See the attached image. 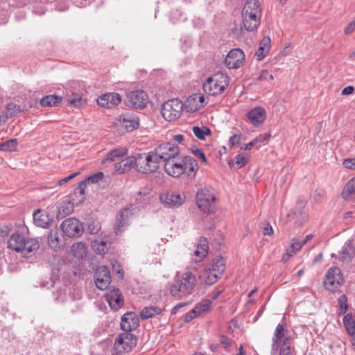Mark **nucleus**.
<instances>
[{
	"label": "nucleus",
	"mask_w": 355,
	"mask_h": 355,
	"mask_svg": "<svg viewBox=\"0 0 355 355\" xmlns=\"http://www.w3.org/2000/svg\"><path fill=\"white\" fill-rule=\"evenodd\" d=\"M205 98L202 94H194L188 97L184 103V107L189 112H194L206 105Z\"/></svg>",
	"instance_id": "19"
},
{
	"label": "nucleus",
	"mask_w": 355,
	"mask_h": 355,
	"mask_svg": "<svg viewBox=\"0 0 355 355\" xmlns=\"http://www.w3.org/2000/svg\"><path fill=\"white\" fill-rule=\"evenodd\" d=\"M183 156L179 157V155L172 160L168 161L164 164L165 171L168 175L174 178H179L183 175L182 167Z\"/></svg>",
	"instance_id": "20"
},
{
	"label": "nucleus",
	"mask_w": 355,
	"mask_h": 355,
	"mask_svg": "<svg viewBox=\"0 0 355 355\" xmlns=\"http://www.w3.org/2000/svg\"><path fill=\"white\" fill-rule=\"evenodd\" d=\"M290 335L288 329L283 324H279L274 331L272 347L278 350L282 346L289 345Z\"/></svg>",
	"instance_id": "14"
},
{
	"label": "nucleus",
	"mask_w": 355,
	"mask_h": 355,
	"mask_svg": "<svg viewBox=\"0 0 355 355\" xmlns=\"http://www.w3.org/2000/svg\"><path fill=\"white\" fill-rule=\"evenodd\" d=\"M197 285L196 276L191 271L178 275L170 285L169 292L176 300H181L191 295Z\"/></svg>",
	"instance_id": "1"
},
{
	"label": "nucleus",
	"mask_w": 355,
	"mask_h": 355,
	"mask_svg": "<svg viewBox=\"0 0 355 355\" xmlns=\"http://www.w3.org/2000/svg\"><path fill=\"white\" fill-rule=\"evenodd\" d=\"M73 256L77 259H83L87 256V248L86 245L82 242L73 243L71 248Z\"/></svg>",
	"instance_id": "36"
},
{
	"label": "nucleus",
	"mask_w": 355,
	"mask_h": 355,
	"mask_svg": "<svg viewBox=\"0 0 355 355\" xmlns=\"http://www.w3.org/2000/svg\"><path fill=\"white\" fill-rule=\"evenodd\" d=\"M132 213L129 209H123L117 215L115 223V230L116 232H121V228L128 225V218Z\"/></svg>",
	"instance_id": "34"
},
{
	"label": "nucleus",
	"mask_w": 355,
	"mask_h": 355,
	"mask_svg": "<svg viewBox=\"0 0 355 355\" xmlns=\"http://www.w3.org/2000/svg\"><path fill=\"white\" fill-rule=\"evenodd\" d=\"M229 84V76L218 72L208 77L203 83V90L207 94L216 96L222 94Z\"/></svg>",
	"instance_id": "5"
},
{
	"label": "nucleus",
	"mask_w": 355,
	"mask_h": 355,
	"mask_svg": "<svg viewBox=\"0 0 355 355\" xmlns=\"http://www.w3.org/2000/svg\"><path fill=\"white\" fill-rule=\"evenodd\" d=\"M339 315H344L348 309L347 297L345 295H342L338 299Z\"/></svg>",
	"instance_id": "46"
},
{
	"label": "nucleus",
	"mask_w": 355,
	"mask_h": 355,
	"mask_svg": "<svg viewBox=\"0 0 355 355\" xmlns=\"http://www.w3.org/2000/svg\"><path fill=\"white\" fill-rule=\"evenodd\" d=\"M80 173V172H76L73 174H71L70 175L63 178V179H61L60 180H59L57 183V185L58 186H62L64 184L67 183V182H69V180H71V179H73V178H75L76 175H78V174Z\"/></svg>",
	"instance_id": "58"
},
{
	"label": "nucleus",
	"mask_w": 355,
	"mask_h": 355,
	"mask_svg": "<svg viewBox=\"0 0 355 355\" xmlns=\"http://www.w3.org/2000/svg\"><path fill=\"white\" fill-rule=\"evenodd\" d=\"M139 325V320L137 314L133 312H128L121 318V327L125 332H130L136 329Z\"/></svg>",
	"instance_id": "23"
},
{
	"label": "nucleus",
	"mask_w": 355,
	"mask_h": 355,
	"mask_svg": "<svg viewBox=\"0 0 355 355\" xmlns=\"http://www.w3.org/2000/svg\"><path fill=\"white\" fill-rule=\"evenodd\" d=\"M355 193V178H352L347 182L342 191V196L345 200H348Z\"/></svg>",
	"instance_id": "40"
},
{
	"label": "nucleus",
	"mask_w": 355,
	"mask_h": 355,
	"mask_svg": "<svg viewBox=\"0 0 355 355\" xmlns=\"http://www.w3.org/2000/svg\"><path fill=\"white\" fill-rule=\"evenodd\" d=\"M193 309H195L198 315L207 313L211 311V301L207 299L202 300L198 302Z\"/></svg>",
	"instance_id": "39"
},
{
	"label": "nucleus",
	"mask_w": 355,
	"mask_h": 355,
	"mask_svg": "<svg viewBox=\"0 0 355 355\" xmlns=\"http://www.w3.org/2000/svg\"><path fill=\"white\" fill-rule=\"evenodd\" d=\"M343 324L350 335L355 334V321L351 314H346L343 318Z\"/></svg>",
	"instance_id": "43"
},
{
	"label": "nucleus",
	"mask_w": 355,
	"mask_h": 355,
	"mask_svg": "<svg viewBox=\"0 0 355 355\" xmlns=\"http://www.w3.org/2000/svg\"><path fill=\"white\" fill-rule=\"evenodd\" d=\"M162 313V309L158 306H147L141 311L140 316L143 320H147Z\"/></svg>",
	"instance_id": "38"
},
{
	"label": "nucleus",
	"mask_w": 355,
	"mask_h": 355,
	"mask_svg": "<svg viewBox=\"0 0 355 355\" xmlns=\"http://www.w3.org/2000/svg\"><path fill=\"white\" fill-rule=\"evenodd\" d=\"M242 140H244V137L242 134H235L230 137L229 139V146L230 148H233L235 146L240 144Z\"/></svg>",
	"instance_id": "50"
},
{
	"label": "nucleus",
	"mask_w": 355,
	"mask_h": 355,
	"mask_svg": "<svg viewBox=\"0 0 355 355\" xmlns=\"http://www.w3.org/2000/svg\"><path fill=\"white\" fill-rule=\"evenodd\" d=\"M21 112V110L19 105L13 103H8L6 107L5 116H1L0 121L6 123L9 117L15 116Z\"/></svg>",
	"instance_id": "35"
},
{
	"label": "nucleus",
	"mask_w": 355,
	"mask_h": 355,
	"mask_svg": "<svg viewBox=\"0 0 355 355\" xmlns=\"http://www.w3.org/2000/svg\"><path fill=\"white\" fill-rule=\"evenodd\" d=\"M226 269V262L223 257L218 256L207 263L200 273L199 279L206 285H213L223 275Z\"/></svg>",
	"instance_id": "3"
},
{
	"label": "nucleus",
	"mask_w": 355,
	"mask_h": 355,
	"mask_svg": "<svg viewBox=\"0 0 355 355\" xmlns=\"http://www.w3.org/2000/svg\"><path fill=\"white\" fill-rule=\"evenodd\" d=\"M245 61L244 52L239 48L232 49L226 55L225 64L229 69H239L243 66Z\"/></svg>",
	"instance_id": "13"
},
{
	"label": "nucleus",
	"mask_w": 355,
	"mask_h": 355,
	"mask_svg": "<svg viewBox=\"0 0 355 355\" xmlns=\"http://www.w3.org/2000/svg\"><path fill=\"white\" fill-rule=\"evenodd\" d=\"M355 31V18L351 21L344 28L343 32L345 35H350Z\"/></svg>",
	"instance_id": "55"
},
{
	"label": "nucleus",
	"mask_w": 355,
	"mask_h": 355,
	"mask_svg": "<svg viewBox=\"0 0 355 355\" xmlns=\"http://www.w3.org/2000/svg\"><path fill=\"white\" fill-rule=\"evenodd\" d=\"M263 234L264 235H272L273 234V229L269 223L266 225L263 230Z\"/></svg>",
	"instance_id": "61"
},
{
	"label": "nucleus",
	"mask_w": 355,
	"mask_h": 355,
	"mask_svg": "<svg viewBox=\"0 0 355 355\" xmlns=\"http://www.w3.org/2000/svg\"><path fill=\"white\" fill-rule=\"evenodd\" d=\"M75 205H76V203H74V200L71 199L70 200L62 201L58 205L57 217L64 218L67 216L71 214L73 211Z\"/></svg>",
	"instance_id": "31"
},
{
	"label": "nucleus",
	"mask_w": 355,
	"mask_h": 355,
	"mask_svg": "<svg viewBox=\"0 0 355 355\" xmlns=\"http://www.w3.org/2000/svg\"><path fill=\"white\" fill-rule=\"evenodd\" d=\"M261 6L259 0L247 1L241 11L242 25L247 31L256 30L261 23Z\"/></svg>",
	"instance_id": "2"
},
{
	"label": "nucleus",
	"mask_w": 355,
	"mask_h": 355,
	"mask_svg": "<svg viewBox=\"0 0 355 355\" xmlns=\"http://www.w3.org/2000/svg\"><path fill=\"white\" fill-rule=\"evenodd\" d=\"M198 314L196 312L195 309H193L190 311H189L187 313H186L184 316V321L185 322H189L195 318L198 317Z\"/></svg>",
	"instance_id": "57"
},
{
	"label": "nucleus",
	"mask_w": 355,
	"mask_h": 355,
	"mask_svg": "<svg viewBox=\"0 0 355 355\" xmlns=\"http://www.w3.org/2000/svg\"><path fill=\"white\" fill-rule=\"evenodd\" d=\"M121 133L131 132L139 126V120L128 114L119 116L113 123Z\"/></svg>",
	"instance_id": "11"
},
{
	"label": "nucleus",
	"mask_w": 355,
	"mask_h": 355,
	"mask_svg": "<svg viewBox=\"0 0 355 355\" xmlns=\"http://www.w3.org/2000/svg\"><path fill=\"white\" fill-rule=\"evenodd\" d=\"M154 150L160 162H164L165 164L180 155L179 147L170 143L162 144Z\"/></svg>",
	"instance_id": "12"
},
{
	"label": "nucleus",
	"mask_w": 355,
	"mask_h": 355,
	"mask_svg": "<svg viewBox=\"0 0 355 355\" xmlns=\"http://www.w3.org/2000/svg\"><path fill=\"white\" fill-rule=\"evenodd\" d=\"M192 131L194 135L200 140H205L206 136L211 135L210 129L206 126H193L192 127Z\"/></svg>",
	"instance_id": "41"
},
{
	"label": "nucleus",
	"mask_w": 355,
	"mask_h": 355,
	"mask_svg": "<svg viewBox=\"0 0 355 355\" xmlns=\"http://www.w3.org/2000/svg\"><path fill=\"white\" fill-rule=\"evenodd\" d=\"M136 345V336L130 332H124L116 337L114 348L120 353L129 352L135 347Z\"/></svg>",
	"instance_id": "9"
},
{
	"label": "nucleus",
	"mask_w": 355,
	"mask_h": 355,
	"mask_svg": "<svg viewBox=\"0 0 355 355\" xmlns=\"http://www.w3.org/2000/svg\"><path fill=\"white\" fill-rule=\"evenodd\" d=\"M354 92V87L353 86L345 87L341 92L342 95H350Z\"/></svg>",
	"instance_id": "60"
},
{
	"label": "nucleus",
	"mask_w": 355,
	"mask_h": 355,
	"mask_svg": "<svg viewBox=\"0 0 355 355\" xmlns=\"http://www.w3.org/2000/svg\"><path fill=\"white\" fill-rule=\"evenodd\" d=\"M137 155V171L148 174L155 172L159 168L161 162L155 150L148 153H139Z\"/></svg>",
	"instance_id": "6"
},
{
	"label": "nucleus",
	"mask_w": 355,
	"mask_h": 355,
	"mask_svg": "<svg viewBox=\"0 0 355 355\" xmlns=\"http://www.w3.org/2000/svg\"><path fill=\"white\" fill-rule=\"evenodd\" d=\"M95 282L96 286L101 290L107 288L111 282V277L108 268L102 266L98 267L95 273Z\"/></svg>",
	"instance_id": "22"
},
{
	"label": "nucleus",
	"mask_w": 355,
	"mask_h": 355,
	"mask_svg": "<svg viewBox=\"0 0 355 355\" xmlns=\"http://www.w3.org/2000/svg\"><path fill=\"white\" fill-rule=\"evenodd\" d=\"M17 139H11L1 144V150L5 151H15L17 147Z\"/></svg>",
	"instance_id": "45"
},
{
	"label": "nucleus",
	"mask_w": 355,
	"mask_h": 355,
	"mask_svg": "<svg viewBox=\"0 0 355 355\" xmlns=\"http://www.w3.org/2000/svg\"><path fill=\"white\" fill-rule=\"evenodd\" d=\"M182 165L183 175L185 174L189 178H194L196 175L199 165L196 159L189 155L183 156Z\"/></svg>",
	"instance_id": "25"
},
{
	"label": "nucleus",
	"mask_w": 355,
	"mask_h": 355,
	"mask_svg": "<svg viewBox=\"0 0 355 355\" xmlns=\"http://www.w3.org/2000/svg\"><path fill=\"white\" fill-rule=\"evenodd\" d=\"M270 135L268 134L260 135L257 137L260 142H264L269 139Z\"/></svg>",
	"instance_id": "63"
},
{
	"label": "nucleus",
	"mask_w": 355,
	"mask_h": 355,
	"mask_svg": "<svg viewBox=\"0 0 355 355\" xmlns=\"http://www.w3.org/2000/svg\"><path fill=\"white\" fill-rule=\"evenodd\" d=\"M249 157L245 156L243 154H239L235 157L236 164L238 168H241L243 166H245L248 162Z\"/></svg>",
	"instance_id": "51"
},
{
	"label": "nucleus",
	"mask_w": 355,
	"mask_h": 355,
	"mask_svg": "<svg viewBox=\"0 0 355 355\" xmlns=\"http://www.w3.org/2000/svg\"><path fill=\"white\" fill-rule=\"evenodd\" d=\"M49 244L53 250H57L60 247V239L57 231L51 230L48 236Z\"/></svg>",
	"instance_id": "42"
},
{
	"label": "nucleus",
	"mask_w": 355,
	"mask_h": 355,
	"mask_svg": "<svg viewBox=\"0 0 355 355\" xmlns=\"http://www.w3.org/2000/svg\"><path fill=\"white\" fill-rule=\"evenodd\" d=\"M187 305H189V303L187 302L179 303L172 309V313L175 314L180 308L187 306Z\"/></svg>",
	"instance_id": "62"
},
{
	"label": "nucleus",
	"mask_w": 355,
	"mask_h": 355,
	"mask_svg": "<svg viewBox=\"0 0 355 355\" xmlns=\"http://www.w3.org/2000/svg\"><path fill=\"white\" fill-rule=\"evenodd\" d=\"M279 355H295L294 348L290 344L279 347Z\"/></svg>",
	"instance_id": "53"
},
{
	"label": "nucleus",
	"mask_w": 355,
	"mask_h": 355,
	"mask_svg": "<svg viewBox=\"0 0 355 355\" xmlns=\"http://www.w3.org/2000/svg\"><path fill=\"white\" fill-rule=\"evenodd\" d=\"M196 203L198 208L205 214H211L216 210V197L213 191L207 187L197 191Z\"/></svg>",
	"instance_id": "7"
},
{
	"label": "nucleus",
	"mask_w": 355,
	"mask_h": 355,
	"mask_svg": "<svg viewBox=\"0 0 355 355\" xmlns=\"http://www.w3.org/2000/svg\"><path fill=\"white\" fill-rule=\"evenodd\" d=\"M183 109L182 101L178 98H173L163 103L161 113L166 121H174L181 116Z\"/></svg>",
	"instance_id": "8"
},
{
	"label": "nucleus",
	"mask_w": 355,
	"mask_h": 355,
	"mask_svg": "<svg viewBox=\"0 0 355 355\" xmlns=\"http://www.w3.org/2000/svg\"><path fill=\"white\" fill-rule=\"evenodd\" d=\"M104 176L105 175L103 172H98L87 178L85 181H86L87 183L96 184L102 180Z\"/></svg>",
	"instance_id": "49"
},
{
	"label": "nucleus",
	"mask_w": 355,
	"mask_h": 355,
	"mask_svg": "<svg viewBox=\"0 0 355 355\" xmlns=\"http://www.w3.org/2000/svg\"><path fill=\"white\" fill-rule=\"evenodd\" d=\"M343 165L347 169L355 170V157L345 159Z\"/></svg>",
	"instance_id": "56"
},
{
	"label": "nucleus",
	"mask_w": 355,
	"mask_h": 355,
	"mask_svg": "<svg viewBox=\"0 0 355 355\" xmlns=\"http://www.w3.org/2000/svg\"><path fill=\"white\" fill-rule=\"evenodd\" d=\"M128 153V150L125 147H117L109 151L104 159L102 160V163L105 162H114L116 159L122 157Z\"/></svg>",
	"instance_id": "33"
},
{
	"label": "nucleus",
	"mask_w": 355,
	"mask_h": 355,
	"mask_svg": "<svg viewBox=\"0 0 355 355\" xmlns=\"http://www.w3.org/2000/svg\"><path fill=\"white\" fill-rule=\"evenodd\" d=\"M62 97L57 95H48L40 100V105L42 107L56 106L62 102Z\"/></svg>",
	"instance_id": "37"
},
{
	"label": "nucleus",
	"mask_w": 355,
	"mask_h": 355,
	"mask_svg": "<svg viewBox=\"0 0 355 355\" xmlns=\"http://www.w3.org/2000/svg\"><path fill=\"white\" fill-rule=\"evenodd\" d=\"M302 241L297 239H293L291 242L290 249L293 250L295 253L299 251L303 246Z\"/></svg>",
	"instance_id": "54"
},
{
	"label": "nucleus",
	"mask_w": 355,
	"mask_h": 355,
	"mask_svg": "<svg viewBox=\"0 0 355 355\" xmlns=\"http://www.w3.org/2000/svg\"><path fill=\"white\" fill-rule=\"evenodd\" d=\"M8 248L20 253L23 257H29L39 248V242L34 239H26L24 235L15 232L8 240Z\"/></svg>",
	"instance_id": "4"
},
{
	"label": "nucleus",
	"mask_w": 355,
	"mask_h": 355,
	"mask_svg": "<svg viewBox=\"0 0 355 355\" xmlns=\"http://www.w3.org/2000/svg\"><path fill=\"white\" fill-rule=\"evenodd\" d=\"M220 343L224 347H228L230 345V340H229V339L227 337L223 336L220 338Z\"/></svg>",
	"instance_id": "64"
},
{
	"label": "nucleus",
	"mask_w": 355,
	"mask_h": 355,
	"mask_svg": "<svg viewBox=\"0 0 355 355\" xmlns=\"http://www.w3.org/2000/svg\"><path fill=\"white\" fill-rule=\"evenodd\" d=\"M121 102V96L117 93H106L101 95L96 100L98 106L105 109H112Z\"/></svg>",
	"instance_id": "18"
},
{
	"label": "nucleus",
	"mask_w": 355,
	"mask_h": 355,
	"mask_svg": "<svg viewBox=\"0 0 355 355\" xmlns=\"http://www.w3.org/2000/svg\"><path fill=\"white\" fill-rule=\"evenodd\" d=\"M87 187L86 181L83 180L79 183L73 193L70 195V199L74 200L76 205L83 203L85 199V190Z\"/></svg>",
	"instance_id": "30"
},
{
	"label": "nucleus",
	"mask_w": 355,
	"mask_h": 355,
	"mask_svg": "<svg viewBox=\"0 0 355 355\" xmlns=\"http://www.w3.org/2000/svg\"><path fill=\"white\" fill-rule=\"evenodd\" d=\"M258 80L260 81L272 82L274 80V76L268 71L263 70L258 77Z\"/></svg>",
	"instance_id": "52"
},
{
	"label": "nucleus",
	"mask_w": 355,
	"mask_h": 355,
	"mask_svg": "<svg viewBox=\"0 0 355 355\" xmlns=\"http://www.w3.org/2000/svg\"><path fill=\"white\" fill-rule=\"evenodd\" d=\"M294 254H295V252L289 248L287 250L286 252L283 254L282 261L283 262H286Z\"/></svg>",
	"instance_id": "59"
},
{
	"label": "nucleus",
	"mask_w": 355,
	"mask_h": 355,
	"mask_svg": "<svg viewBox=\"0 0 355 355\" xmlns=\"http://www.w3.org/2000/svg\"><path fill=\"white\" fill-rule=\"evenodd\" d=\"M159 199L162 203L168 207H178L181 205L184 200V193H180L174 191H164L159 195Z\"/></svg>",
	"instance_id": "17"
},
{
	"label": "nucleus",
	"mask_w": 355,
	"mask_h": 355,
	"mask_svg": "<svg viewBox=\"0 0 355 355\" xmlns=\"http://www.w3.org/2000/svg\"><path fill=\"white\" fill-rule=\"evenodd\" d=\"M190 151L197 157L204 164H207V160L205 153L200 148L193 146L190 148Z\"/></svg>",
	"instance_id": "47"
},
{
	"label": "nucleus",
	"mask_w": 355,
	"mask_h": 355,
	"mask_svg": "<svg viewBox=\"0 0 355 355\" xmlns=\"http://www.w3.org/2000/svg\"><path fill=\"white\" fill-rule=\"evenodd\" d=\"M247 117L253 125L258 126L266 119V110L262 107H256L248 112Z\"/></svg>",
	"instance_id": "26"
},
{
	"label": "nucleus",
	"mask_w": 355,
	"mask_h": 355,
	"mask_svg": "<svg viewBox=\"0 0 355 355\" xmlns=\"http://www.w3.org/2000/svg\"><path fill=\"white\" fill-rule=\"evenodd\" d=\"M67 101L69 105H73L76 107H80L81 105L86 103V101L83 100L79 95H76L73 98H68Z\"/></svg>",
	"instance_id": "48"
},
{
	"label": "nucleus",
	"mask_w": 355,
	"mask_h": 355,
	"mask_svg": "<svg viewBox=\"0 0 355 355\" xmlns=\"http://www.w3.org/2000/svg\"><path fill=\"white\" fill-rule=\"evenodd\" d=\"M343 281L340 270L337 267H331L326 273L324 286L327 290L335 292L341 286Z\"/></svg>",
	"instance_id": "10"
},
{
	"label": "nucleus",
	"mask_w": 355,
	"mask_h": 355,
	"mask_svg": "<svg viewBox=\"0 0 355 355\" xmlns=\"http://www.w3.org/2000/svg\"><path fill=\"white\" fill-rule=\"evenodd\" d=\"M271 49V40L268 36H264L259 42L258 50L254 54V58L260 61L263 60Z\"/></svg>",
	"instance_id": "29"
},
{
	"label": "nucleus",
	"mask_w": 355,
	"mask_h": 355,
	"mask_svg": "<svg viewBox=\"0 0 355 355\" xmlns=\"http://www.w3.org/2000/svg\"><path fill=\"white\" fill-rule=\"evenodd\" d=\"M148 94L143 90L132 91L129 93L125 100L126 105L133 108H143L147 104Z\"/></svg>",
	"instance_id": "15"
},
{
	"label": "nucleus",
	"mask_w": 355,
	"mask_h": 355,
	"mask_svg": "<svg viewBox=\"0 0 355 355\" xmlns=\"http://www.w3.org/2000/svg\"><path fill=\"white\" fill-rule=\"evenodd\" d=\"M137 155L130 156L123 159L119 162L115 164L114 171L118 173H123L135 168L137 171Z\"/></svg>",
	"instance_id": "24"
},
{
	"label": "nucleus",
	"mask_w": 355,
	"mask_h": 355,
	"mask_svg": "<svg viewBox=\"0 0 355 355\" xmlns=\"http://www.w3.org/2000/svg\"><path fill=\"white\" fill-rule=\"evenodd\" d=\"M209 244L207 239L200 237L198 241L196 248L194 250L195 261L199 262L203 260L207 255Z\"/></svg>",
	"instance_id": "28"
},
{
	"label": "nucleus",
	"mask_w": 355,
	"mask_h": 355,
	"mask_svg": "<svg viewBox=\"0 0 355 355\" xmlns=\"http://www.w3.org/2000/svg\"><path fill=\"white\" fill-rule=\"evenodd\" d=\"M33 222L35 225L42 228H47L52 223L49 214L44 210L37 209L33 215Z\"/></svg>",
	"instance_id": "27"
},
{
	"label": "nucleus",
	"mask_w": 355,
	"mask_h": 355,
	"mask_svg": "<svg viewBox=\"0 0 355 355\" xmlns=\"http://www.w3.org/2000/svg\"><path fill=\"white\" fill-rule=\"evenodd\" d=\"M91 246L92 250L98 254L103 255L108 252L110 243L106 237L98 239L92 241Z\"/></svg>",
	"instance_id": "32"
},
{
	"label": "nucleus",
	"mask_w": 355,
	"mask_h": 355,
	"mask_svg": "<svg viewBox=\"0 0 355 355\" xmlns=\"http://www.w3.org/2000/svg\"><path fill=\"white\" fill-rule=\"evenodd\" d=\"M105 297L113 310H118L123 305V297L118 288H110Z\"/></svg>",
	"instance_id": "21"
},
{
	"label": "nucleus",
	"mask_w": 355,
	"mask_h": 355,
	"mask_svg": "<svg viewBox=\"0 0 355 355\" xmlns=\"http://www.w3.org/2000/svg\"><path fill=\"white\" fill-rule=\"evenodd\" d=\"M354 249L350 244H345L341 251L340 259L343 261H349L352 259Z\"/></svg>",
	"instance_id": "44"
},
{
	"label": "nucleus",
	"mask_w": 355,
	"mask_h": 355,
	"mask_svg": "<svg viewBox=\"0 0 355 355\" xmlns=\"http://www.w3.org/2000/svg\"><path fill=\"white\" fill-rule=\"evenodd\" d=\"M63 232L69 237H78L83 231L82 224L75 218H69L64 220L61 224Z\"/></svg>",
	"instance_id": "16"
}]
</instances>
